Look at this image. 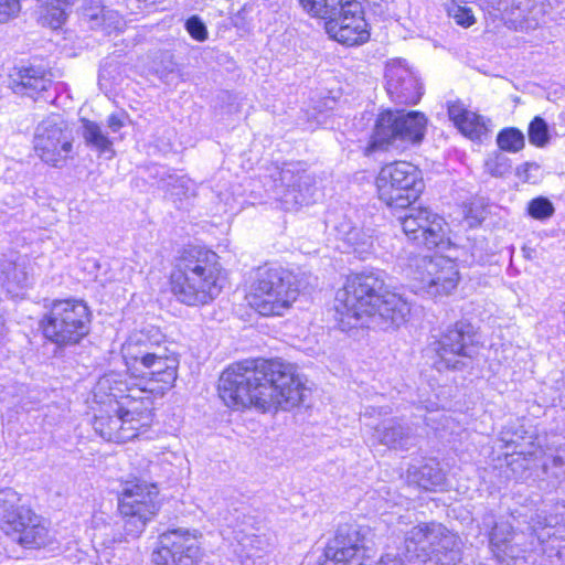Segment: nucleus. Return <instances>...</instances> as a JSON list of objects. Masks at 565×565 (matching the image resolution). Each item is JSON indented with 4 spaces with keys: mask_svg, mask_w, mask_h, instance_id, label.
<instances>
[{
    "mask_svg": "<svg viewBox=\"0 0 565 565\" xmlns=\"http://www.w3.org/2000/svg\"><path fill=\"white\" fill-rule=\"evenodd\" d=\"M308 388L294 364L282 360H245L226 369L218 395L232 408L255 407L264 413L289 411L302 403Z\"/></svg>",
    "mask_w": 565,
    "mask_h": 565,
    "instance_id": "nucleus-1",
    "label": "nucleus"
},
{
    "mask_svg": "<svg viewBox=\"0 0 565 565\" xmlns=\"http://www.w3.org/2000/svg\"><path fill=\"white\" fill-rule=\"evenodd\" d=\"M334 309L343 331L395 329L405 323L411 313L409 303L401 295L386 290L384 281L373 273L351 276L338 290Z\"/></svg>",
    "mask_w": 565,
    "mask_h": 565,
    "instance_id": "nucleus-2",
    "label": "nucleus"
},
{
    "mask_svg": "<svg viewBox=\"0 0 565 565\" xmlns=\"http://www.w3.org/2000/svg\"><path fill=\"white\" fill-rule=\"evenodd\" d=\"M128 388L127 375L119 372H109L96 383L94 398L106 408L95 416L93 427L105 440L127 443L152 424L151 399H140V390L129 393Z\"/></svg>",
    "mask_w": 565,
    "mask_h": 565,
    "instance_id": "nucleus-3",
    "label": "nucleus"
},
{
    "mask_svg": "<svg viewBox=\"0 0 565 565\" xmlns=\"http://www.w3.org/2000/svg\"><path fill=\"white\" fill-rule=\"evenodd\" d=\"M127 371L137 383L127 390L142 392L140 399L161 397L173 387L178 377L179 358L166 347L151 342L143 331L129 335L121 347Z\"/></svg>",
    "mask_w": 565,
    "mask_h": 565,
    "instance_id": "nucleus-4",
    "label": "nucleus"
},
{
    "mask_svg": "<svg viewBox=\"0 0 565 565\" xmlns=\"http://www.w3.org/2000/svg\"><path fill=\"white\" fill-rule=\"evenodd\" d=\"M556 523L557 518L548 516L545 510H539L531 516L527 533L514 531L509 522L500 521L490 533L491 552L498 562L507 565L525 562L531 554L537 552L550 558H561L565 550V539L551 532Z\"/></svg>",
    "mask_w": 565,
    "mask_h": 565,
    "instance_id": "nucleus-5",
    "label": "nucleus"
},
{
    "mask_svg": "<svg viewBox=\"0 0 565 565\" xmlns=\"http://www.w3.org/2000/svg\"><path fill=\"white\" fill-rule=\"evenodd\" d=\"M218 256L201 247H190L181 254L171 275V289L177 299L188 306H204L222 290Z\"/></svg>",
    "mask_w": 565,
    "mask_h": 565,
    "instance_id": "nucleus-6",
    "label": "nucleus"
},
{
    "mask_svg": "<svg viewBox=\"0 0 565 565\" xmlns=\"http://www.w3.org/2000/svg\"><path fill=\"white\" fill-rule=\"evenodd\" d=\"M299 292V281L292 271L266 264L256 269L247 299L260 316L281 317L292 307Z\"/></svg>",
    "mask_w": 565,
    "mask_h": 565,
    "instance_id": "nucleus-7",
    "label": "nucleus"
},
{
    "mask_svg": "<svg viewBox=\"0 0 565 565\" xmlns=\"http://www.w3.org/2000/svg\"><path fill=\"white\" fill-rule=\"evenodd\" d=\"M19 494L12 489L0 492V527L21 545L40 547L49 541L46 522L32 510L18 505Z\"/></svg>",
    "mask_w": 565,
    "mask_h": 565,
    "instance_id": "nucleus-8",
    "label": "nucleus"
},
{
    "mask_svg": "<svg viewBox=\"0 0 565 565\" xmlns=\"http://www.w3.org/2000/svg\"><path fill=\"white\" fill-rule=\"evenodd\" d=\"M90 312L79 300L54 301L42 321L44 337L57 345H73L89 333Z\"/></svg>",
    "mask_w": 565,
    "mask_h": 565,
    "instance_id": "nucleus-9",
    "label": "nucleus"
},
{
    "mask_svg": "<svg viewBox=\"0 0 565 565\" xmlns=\"http://www.w3.org/2000/svg\"><path fill=\"white\" fill-rule=\"evenodd\" d=\"M376 188L380 200L387 206L406 209L417 200L424 184L417 167L407 161H395L381 169Z\"/></svg>",
    "mask_w": 565,
    "mask_h": 565,
    "instance_id": "nucleus-10",
    "label": "nucleus"
},
{
    "mask_svg": "<svg viewBox=\"0 0 565 565\" xmlns=\"http://www.w3.org/2000/svg\"><path fill=\"white\" fill-rule=\"evenodd\" d=\"M427 118L423 113L387 110L376 120L374 134L370 143L371 150L388 146L405 147L419 143L426 131Z\"/></svg>",
    "mask_w": 565,
    "mask_h": 565,
    "instance_id": "nucleus-11",
    "label": "nucleus"
},
{
    "mask_svg": "<svg viewBox=\"0 0 565 565\" xmlns=\"http://www.w3.org/2000/svg\"><path fill=\"white\" fill-rule=\"evenodd\" d=\"M158 488L153 483L136 480L126 482L119 498V511L126 535L136 539L159 511Z\"/></svg>",
    "mask_w": 565,
    "mask_h": 565,
    "instance_id": "nucleus-12",
    "label": "nucleus"
},
{
    "mask_svg": "<svg viewBox=\"0 0 565 565\" xmlns=\"http://www.w3.org/2000/svg\"><path fill=\"white\" fill-rule=\"evenodd\" d=\"M414 287L429 296L451 294L460 280L458 265L444 256H416L409 264Z\"/></svg>",
    "mask_w": 565,
    "mask_h": 565,
    "instance_id": "nucleus-13",
    "label": "nucleus"
},
{
    "mask_svg": "<svg viewBox=\"0 0 565 565\" xmlns=\"http://www.w3.org/2000/svg\"><path fill=\"white\" fill-rule=\"evenodd\" d=\"M477 332L467 321H458L448 326L434 342L437 353V367L460 369L463 358H471L477 348Z\"/></svg>",
    "mask_w": 565,
    "mask_h": 565,
    "instance_id": "nucleus-14",
    "label": "nucleus"
},
{
    "mask_svg": "<svg viewBox=\"0 0 565 565\" xmlns=\"http://www.w3.org/2000/svg\"><path fill=\"white\" fill-rule=\"evenodd\" d=\"M33 148L44 163L61 168L72 157L73 137L62 121L47 118L36 127Z\"/></svg>",
    "mask_w": 565,
    "mask_h": 565,
    "instance_id": "nucleus-15",
    "label": "nucleus"
},
{
    "mask_svg": "<svg viewBox=\"0 0 565 565\" xmlns=\"http://www.w3.org/2000/svg\"><path fill=\"white\" fill-rule=\"evenodd\" d=\"M398 220L405 235L417 245L430 249L448 244L445 220L426 207H411Z\"/></svg>",
    "mask_w": 565,
    "mask_h": 565,
    "instance_id": "nucleus-16",
    "label": "nucleus"
},
{
    "mask_svg": "<svg viewBox=\"0 0 565 565\" xmlns=\"http://www.w3.org/2000/svg\"><path fill=\"white\" fill-rule=\"evenodd\" d=\"M324 29L331 39L347 46L360 45L370 39L363 7L356 0L344 1L337 15L326 21Z\"/></svg>",
    "mask_w": 565,
    "mask_h": 565,
    "instance_id": "nucleus-17",
    "label": "nucleus"
},
{
    "mask_svg": "<svg viewBox=\"0 0 565 565\" xmlns=\"http://www.w3.org/2000/svg\"><path fill=\"white\" fill-rule=\"evenodd\" d=\"M200 558L198 537L186 529H175L159 536V547L153 553L157 565H196Z\"/></svg>",
    "mask_w": 565,
    "mask_h": 565,
    "instance_id": "nucleus-18",
    "label": "nucleus"
},
{
    "mask_svg": "<svg viewBox=\"0 0 565 565\" xmlns=\"http://www.w3.org/2000/svg\"><path fill=\"white\" fill-rule=\"evenodd\" d=\"M365 533L358 526L340 529L324 548L322 565H366Z\"/></svg>",
    "mask_w": 565,
    "mask_h": 565,
    "instance_id": "nucleus-19",
    "label": "nucleus"
},
{
    "mask_svg": "<svg viewBox=\"0 0 565 565\" xmlns=\"http://www.w3.org/2000/svg\"><path fill=\"white\" fill-rule=\"evenodd\" d=\"M280 200L286 209L307 205L313 201L315 178L301 162L285 163L275 179Z\"/></svg>",
    "mask_w": 565,
    "mask_h": 565,
    "instance_id": "nucleus-20",
    "label": "nucleus"
},
{
    "mask_svg": "<svg viewBox=\"0 0 565 565\" xmlns=\"http://www.w3.org/2000/svg\"><path fill=\"white\" fill-rule=\"evenodd\" d=\"M426 531V558L420 565H456L457 536L437 522H428Z\"/></svg>",
    "mask_w": 565,
    "mask_h": 565,
    "instance_id": "nucleus-21",
    "label": "nucleus"
},
{
    "mask_svg": "<svg viewBox=\"0 0 565 565\" xmlns=\"http://www.w3.org/2000/svg\"><path fill=\"white\" fill-rule=\"evenodd\" d=\"M386 90L401 104H417L423 95L422 85L414 73L401 61L386 66Z\"/></svg>",
    "mask_w": 565,
    "mask_h": 565,
    "instance_id": "nucleus-22",
    "label": "nucleus"
},
{
    "mask_svg": "<svg viewBox=\"0 0 565 565\" xmlns=\"http://www.w3.org/2000/svg\"><path fill=\"white\" fill-rule=\"evenodd\" d=\"M83 15L90 29L100 30L108 35L121 31L125 26L124 18L117 11L104 6L87 7Z\"/></svg>",
    "mask_w": 565,
    "mask_h": 565,
    "instance_id": "nucleus-23",
    "label": "nucleus"
},
{
    "mask_svg": "<svg viewBox=\"0 0 565 565\" xmlns=\"http://www.w3.org/2000/svg\"><path fill=\"white\" fill-rule=\"evenodd\" d=\"M339 237L353 247L361 257H365L374 249V237L371 230H363L354 226L350 221L344 220L335 226Z\"/></svg>",
    "mask_w": 565,
    "mask_h": 565,
    "instance_id": "nucleus-24",
    "label": "nucleus"
},
{
    "mask_svg": "<svg viewBox=\"0 0 565 565\" xmlns=\"http://www.w3.org/2000/svg\"><path fill=\"white\" fill-rule=\"evenodd\" d=\"M375 437L383 445L392 448H407L409 445V428L403 426L395 419L383 422L381 427L375 428Z\"/></svg>",
    "mask_w": 565,
    "mask_h": 565,
    "instance_id": "nucleus-25",
    "label": "nucleus"
},
{
    "mask_svg": "<svg viewBox=\"0 0 565 565\" xmlns=\"http://www.w3.org/2000/svg\"><path fill=\"white\" fill-rule=\"evenodd\" d=\"M40 8V19L52 29L60 28L66 18L65 8L71 0H36Z\"/></svg>",
    "mask_w": 565,
    "mask_h": 565,
    "instance_id": "nucleus-26",
    "label": "nucleus"
},
{
    "mask_svg": "<svg viewBox=\"0 0 565 565\" xmlns=\"http://www.w3.org/2000/svg\"><path fill=\"white\" fill-rule=\"evenodd\" d=\"M20 82L17 84L20 90L33 97L34 94L46 90L51 81L40 70L29 67L20 71Z\"/></svg>",
    "mask_w": 565,
    "mask_h": 565,
    "instance_id": "nucleus-27",
    "label": "nucleus"
},
{
    "mask_svg": "<svg viewBox=\"0 0 565 565\" xmlns=\"http://www.w3.org/2000/svg\"><path fill=\"white\" fill-rule=\"evenodd\" d=\"M427 523H419L405 533L406 557L426 558Z\"/></svg>",
    "mask_w": 565,
    "mask_h": 565,
    "instance_id": "nucleus-28",
    "label": "nucleus"
},
{
    "mask_svg": "<svg viewBox=\"0 0 565 565\" xmlns=\"http://www.w3.org/2000/svg\"><path fill=\"white\" fill-rule=\"evenodd\" d=\"M414 477L418 486L425 490L441 488L446 482V476L437 462L422 466Z\"/></svg>",
    "mask_w": 565,
    "mask_h": 565,
    "instance_id": "nucleus-29",
    "label": "nucleus"
},
{
    "mask_svg": "<svg viewBox=\"0 0 565 565\" xmlns=\"http://www.w3.org/2000/svg\"><path fill=\"white\" fill-rule=\"evenodd\" d=\"M83 138L85 142L98 150L99 152H106L111 150L113 142L104 134L102 127L92 120H83Z\"/></svg>",
    "mask_w": 565,
    "mask_h": 565,
    "instance_id": "nucleus-30",
    "label": "nucleus"
},
{
    "mask_svg": "<svg viewBox=\"0 0 565 565\" xmlns=\"http://www.w3.org/2000/svg\"><path fill=\"white\" fill-rule=\"evenodd\" d=\"M456 127L462 135L467 136L471 140L481 139V137L488 131L483 118L472 111H469Z\"/></svg>",
    "mask_w": 565,
    "mask_h": 565,
    "instance_id": "nucleus-31",
    "label": "nucleus"
},
{
    "mask_svg": "<svg viewBox=\"0 0 565 565\" xmlns=\"http://www.w3.org/2000/svg\"><path fill=\"white\" fill-rule=\"evenodd\" d=\"M497 143L504 151L518 152L524 147V135L516 128H507L499 132Z\"/></svg>",
    "mask_w": 565,
    "mask_h": 565,
    "instance_id": "nucleus-32",
    "label": "nucleus"
},
{
    "mask_svg": "<svg viewBox=\"0 0 565 565\" xmlns=\"http://www.w3.org/2000/svg\"><path fill=\"white\" fill-rule=\"evenodd\" d=\"M529 215L537 221H545L552 217L555 213L553 203L545 196H537L527 203Z\"/></svg>",
    "mask_w": 565,
    "mask_h": 565,
    "instance_id": "nucleus-33",
    "label": "nucleus"
},
{
    "mask_svg": "<svg viewBox=\"0 0 565 565\" xmlns=\"http://www.w3.org/2000/svg\"><path fill=\"white\" fill-rule=\"evenodd\" d=\"M527 134L530 142L536 147H544L550 141L548 126L539 116L530 122Z\"/></svg>",
    "mask_w": 565,
    "mask_h": 565,
    "instance_id": "nucleus-34",
    "label": "nucleus"
},
{
    "mask_svg": "<svg viewBox=\"0 0 565 565\" xmlns=\"http://www.w3.org/2000/svg\"><path fill=\"white\" fill-rule=\"evenodd\" d=\"M163 188L173 199H182L190 191V180L185 177L169 174L163 180Z\"/></svg>",
    "mask_w": 565,
    "mask_h": 565,
    "instance_id": "nucleus-35",
    "label": "nucleus"
},
{
    "mask_svg": "<svg viewBox=\"0 0 565 565\" xmlns=\"http://www.w3.org/2000/svg\"><path fill=\"white\" fill-rule=\"evenodd\" d=\"M236 540L243 548L247 551V553H250L252 551H262L266 546L265 539L255 533L247 534L238 532L236 534Z\"/></svg>",
    "mask_w": 565,
    "mask_h": 565,
    "instance_id": "nucleus-36",
    "label": "nucleus"
},
{
    "mask_svg": "<svg viewBox=\"0 0 565 565\" xmlns=\"http://www.w3.org/2000/svg\"><path fill=\"white\" fill-rule=\"evenodd\" d=\"M185 29L189 34L196 41H205L207 39V30L202 20L193 15L185 22Z\"/></svg>",
    "mask_w": 565,
    "mask_h": 565,
    "instance_id": "nucleus-37",
    "label": "nucleus"
},
{
    "mask_svg": "<svg viewBox=\"0 0 565 565\" xmlns=\"http://www.w3.org/2000/svg\"><path fill=\"white\" fill-rule=\"evenodd\" d=\"M449 15L452 17L457 24L468 28L475 23V17L470 9L460 6H454L449 9Z\"/></svg>",
    "mask_w": 565,
    "mask_h": 565,
    "instance_id": "nucleus-38",
    "label": "nucleus"
},
{
    "mask_svg": "<svg viewBox=\"0 0 565 565\" xmlns=\"http://www.w3.org/2000/svg\"><path fill=\"white\" fill-rule=\"evenodd\" d=\"M20 9L19 0H0V23H6L15 18Z\"/></svg>",
    "mask_w": 565,
    "mask_h": 565,
    "instance_id": "nucleus-39",
    "label": "nucleus"
},
{
    "mask_svg": "<svg viewBox=\"0 0 565 565\" xmlns=\"http://www.w3.org/2000/svg\"><path fill=\"white\" fill-rule=\"evenodd\" d=\"M541 167L535 162H526L518 168V175L525 182L535 183L539 179Z\"/></svg>",
    "mask_w": 565,
    "mask_h": 565,
    "instance_id": "nucleus-40",
    "label": "nucleus"
},
{
    "mask_svg": "<svg viewBox=\"0 0 565 565\" xmlns=\"http://www.w3.org/2000/svg\"><path fill=\"white\" fill-rule=\"evenodd\" d=\"M487 170L495 177L503 175L508 171L505 158L502 154H495L486 162Z\"/></svg>",
    "mask_w": 565,
    "mask_h": 565,
    "instance_id": "nucleus-41",
    "label": "nucleus"
},
{
    "mask_svg": "<svg viewBox=\"0 0 565 565\" xmlns=\"http://www.w3.org/2000/svg\"><path fill=\"white\" fill-rule=\"evenodd\" d=\"M468 113L469 110H467L459 102H451L448 104V116L455 126H457Z\"/></svg>",
    "mask_w": 565,
    "mask_h": 565,
    "instance_id": "nucleus-42",
    "label": "nucleus"
},
{
    "mask_svg": "<svg viewBox=\"0 0 565 565\" xmlns=\"http://www.w3.org/2000/svg\"><path fill=\"white\" fill-rule=\"evenodd\" d=\"M107 126L113 132H117L124 126V119L117 114H113L107 118Z\"/></svg>",
    "mask_w": 565,
    "mask_h": 565,
    "instance_id": "nucleus-43",
    "label": "nucleus"
},
{
    "mask_svg": "<svg viewBox=\"0 0 565 565\" xmlns=\"http://www.w3.org/2000/svg\"><path fill=\"white\" fill-rule=\"evenodd\" d=\"M379 565H402V562L395 555L386 554L381 557Z\"/></svg>",
    "mask_w": 565,
    "mask_h": 565,
    "instance_id": "nucleus-44",
    "label": "nucleus"
},
{
    "mask_svg": "<svg viewBox=\"0 0 565 565\" xmlns=\"http://www.w3.org/2000/svg\"><path fill=\"white\" fill-rule=\"evenodd\" d=\"M2 326V319L0 318V327Z\"/></svg>",
    "mask_w": 565,
    "mask_h": 565,
    "instance_id": "nucleus-45",
    "label": "nucleus"
}]
</instances>
